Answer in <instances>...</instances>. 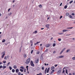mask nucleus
Listing matches in <instances>:
<instances>
[{
    "instance_id": "bf43d9fd",
    "label": "nucleus",
    "mask_w": 75,
    "mask_h": 75,
    "mask_svg": "<svg viewBox=\"0 0 75 75\" xmlns=\"http://www.w3.org/2000/svg\"><path fill=\"white\" fill-rule=\"evenodd\" d=\"M72 16H74L75 14H74V13H72Z\"/></svg>"
},
{
    "instance_id": "ddd939ff",
    "label": "nucleus",
    "mask_w": 75,
    "mask_h": 75,
    "mask_svg": "<svg viewBox=\"0 0 75 75\" xmlns=\"http://www.w3.org/2000/svg\"><path fill=\"white\" fill-rule=\"evenodd\" d=\"M71 28H73V27L67 28L66 29H71Z\"/></svg>"
},
{
    "instance_id": "c85d7f7f",
    "label": "nucleus",
    "mask_w": 75,
    "mask_h": 75,
    "mask_svg": "<svg viewBox=\"0 0 75 75\" xmlns=\"http://www.w3.org/2000/svg\"><path fill=\"white\" fill-rule=\"evenodd\" d=\"M37 33V31L36 30L35 31V32H34L33 33H34V34H36V33Z\"/></svg>"
},
{
    "instance_id": "79ce46f5",
    "label": "nucleus",
    "mask_w": 75,
    "mask_h": 75,
    "mask_svg": "<svg viewBox=\"0 0 75 75\" xmlns=\"http://www.w3.org/2000/svg\"><path fill=\"white\" fill-rule=\"evenodd\" d=\"M60 72H61V70H59L58 71V74H59Z\"/></svg>"
},
{
    "instance_id": "a878e982",
    "label": "nucleus",
    "mask_w": 75,
    "mask_h": 75,
    "mask_svg": "<svg viewBox=\"0 0 75 75\" xmlns=\"http://www.w3.org/2000/svg\"><path fill=\"white\" fill-rule=\"evenodd\" d=\"M58 40L59 41H61V38H58Z\"/></svg>"
},
{
    "instance_id": "4d7b16f0",
    "label": "nucleus",
    "mask_w": 75,
    "mask_h": 75,
    "mask_svg": "<svg viewBox=\"0 0 75 75\" xmlns=\"http://www.w3.org/2000/svg\"><path fill=\"white\" fill-rule=\"evenodd\" d=\"M39 75H42V73H40L39 74Z\"/></svg>"
},
{
    "instance_id": "2f4dec72",
    "label": "nucleus",
    "mask_w": 75,
    "mask_h": 75,
    "mask_svg": "<svg viewBox=\"0 0 75 75\" xmlns=\"http://www.w3.org/2000/svg\"><path fill=\"white\" fill-rule=\"evenodd\" d=\"M39 42H36V43H35V45H36V44H38V43H39Z\"/></svg>"
},
{
    "instance_id": "4c0bfd02",
    "label": "nucleus",
    "mask_w": 75,
    "mask_h": 75,
    "mask_svg": "<svg viewBox=\"0 0 75 75\" xmlns=\"http://www.w3.org/2000/svg\"><path fill=\"white\" fill-rule=\"evenodd\" d=\"M4 59H7V57L6 56L5 57H4Z\"/></svg>"
},
{
    "instance_id": "c756f323",
    "label": "nucleus",
    "mask_w": 75,
    "mask_h": 75,
    "mask_svg": "<svg viewBox=\"0 0 75 75\" xmlns=\"http://www.w3.org/2000/svg\"><path fill=\"white\" fill-rule=\"evenodd\" d=\"M58 34H59L60 35H62V34H63V33H58Z\"/></svg>"
},
{
    "instance_id": "680f3d73",
    "label": "nucleus",
    "mask_w": 75,
    "mask_h": 75,
    "mask_svg": "<svg viewBox=\"0 0 75 75\" xmlns=\"http://www.w3.org/2000/svg\"><path fill=\"white\" fill-rule=\"evenodd\" d=\"M53 72L52 71H51V72H50V74H52Z\"/></svg>"
},
{
    "instance_id": "7ed1b4c3",
    "label": "nucleus",
    "mask_w": 75,
    "mask_h": 75,
    "mask_svg": "<svg viewBox=\"0 0 75 75\" xmlns=\"http://www.w3.org/2000/svg\"><path fill=\"white\" fill-rule=\"evenodd\" d=\"M50 45H51V44H47L46 45V47H50Z\"/></svg>"
},
{
    "instance_id": "72a5a7b5",
    "label": "nucleus",
    "mask_w": 75,
    "mask_h": 75,
    "mask_svg": "<svg viewBox=\"0 0 75 75\" xmlns=\"http://www.w3.org/2000/svg\"><path fill=\"white\" fill-rule=\"evenodd\" d=\"M3 63H4V64H5V63H6V61H3Z\"/></svg>"
},
{
    "instance_id": "37998d69",
    "label": "nucleus",
    "mask_w": 75,
    "mask_h": 75,
    "mask_svg": "<svg viewBox=\"0 0 75 75\" xmlns=\"http://www.w3.org/2000/svg\"><path fill=\"white\" fill-rule=\"evenodd\" d=\"M72 59H73V60H75V57H73Z\"/></svg>"
},
{
    "instance_id": "39448f33",
    "label": "nucleus",
    "mask_w": 75,
    "mask_h": 75,
    "mask_svg": "<svg viewBox=\"0 0 75 75\" xmlns=\"http://www.w3.org/2000/svg\"><path fill=\"white\" fill-rule=\"evenodd\" d=\"M67 31H69V30H62V31L63 32V33H64L65 32H67Z\"/></svg>"
},
{
    "instance_id": "a19ab883",
    "label": "nucleus",
    "mask_w": 75,
    "mask_h": 75,
    "mask_svg": "<svg viewBox=\"0 0 75 75\" xmlns=\"http://www.w3.org/2000/svg\"><path fill=\"white\" fill-rule=\"evenodd\" d=\"M18 75H21V73L20 72H19L18 73Z\"/></svg>"
},
{
    "instance_id": "6ab92c4d",
    "label": "nucleus",
    "mask_w": 75,
    "mask_h": 75,
    "mask_svg": "<svg viewBox=\"0 0 75 75\" xmlns=\"http://www.w3.org/2000/svg\"><path fill=\"white\" fill-rule=\"evenodd\" d=\"M47 68H46V69H45V73L46 74V72H47Z\"/></svg>"
},
{
    "instance_id": "cd10ccee",
    "label": "nucleus",
    "mask_w": 75,
    "mask_h": 75,
    "mask_svg": "<svg viewBox=\"0 0 75 75\" xmlns=\"http://www.w3.org/2000/svg\"><path fill=\"white\" fill-rule=\"evenodd\" d=\"M39 7H40V8H42V5H40L39 6Z\"/></svg>"
},
{
    "instance_id": "13d9d810",
    "label": "nucleus",
    "mask_w": 75,
    "mask_h": 75,
    "mask_svg": "<svg viewBox=\"0 0 75 75\" xmlns=\"http://www.w3.org/2000/svg\"><path fill=\"white\" fill-rule=\"evenodd\" d=\"M9 57H10V56H7V58L8 59V58H9Z\"/></svg>"
},
{
    "instance_id": "8fccbe9b",
    "label": "nucleus",
    "mask_w": 75,
    "mask_h": 75,
    "mask_svg": "<svg viewBox=\"0 0 75 75\" xmlns=\"http://www.w3.org/2000/svg\"><path fill=\"white\" fill-rule=\"evenodd\" d=\"M66 15V16H68L69 15V13H67Z\"/></svg>"
},
{
    "instance_id": "aec40b11",
    "label": "nucleus",
    "mask_w": 75,
    "mask_h": 75,
    "mask_svg": "<svg viewBox=\"0 0 75 75\" xmlns=\"http://www.w3.org/2000/svg\"><path fill=\"white\" fill-rule=\"evenodd\" d=\"M64 8L65 9H66L67 8V5H65L64 7Z\"/></svg>"
},
{
    "instance_id": "5fc2aeb1",
    "label": "nucleus",
    "mask_w": 75,
    "mask_h": 75,
    "mask_svg": "<svg viewBox=\"0 0 75 75\" xmlns=\"http://www.w3.org/2000/svg\"><path fill=\"white\" fill-rule=\"evenodd\" d=\"M57 66H58V64H55V65H54V67H57Z\"/></svg>"
},
{
    "instance_id": "49530a36",
    "label": "nucleus",
    "mask_w": 75,
    "mask_h": 75,
    "mask_svg": "<svg viewBox=\"0 0 75 75\" xmlns=\"http://www.w3.org/2000/svg\"><path fill=\"white\" fill-rule=\"evenodd\" d=\"M2 64H3V63L1 62H0V65H2Z\"/></svg>"
},
{
    "instance_id": "3c124183",
    "label": "nucleus",
    "mask_w": 75,
    "mask_h": 75,
    "mask_svg": "<svg viewBox=\"0 0 75 75\" xmlns=\"http://www.w3.org/2000/svg\"><path fill=\"white\" fill-rule=\"evenodd\" d=\"M62 3H61V4L60 5V6H62Z\"/></svg>"
},
{
    "instance_id": "a18cd8bd",
    "label": "nucleus",
    "mask_w": 75,
    "mask_h": 75,
    "mask_svg": "<svg viewBox=\"0 0 75 75\" xmlns=\"http://www.w3.org/2000/svg\"><path fill=\"white\" fill-rule=\"evenodd\" d=\"M48 50L47 49L45 51V52H47V51H48Z\"/></svg>"
},
{
    "instance_id": "e2e57ef3",
    "label": "nucleus",
    "mask_w": 75,
    "mask_h": 75,
    "mask_svg": "<svg viewBox=\"0 0 75 75\" xmlns=\"http://www.w3.org/2000/svg\"><path fill=\"white\" fill-rule=\"evenodd\" d=\"M65 72V70H64L63 71V73H64V72Z\"/></svg>"
},
{
    "instance_id": "4be33fe9",
    "label": "nucleus",
    "mask_w": 75,
    "mask_h": 75,
    "mask_svg": "<svg viewBox=\"0 0 75 75\" xmlns=\"http://www.w3.org/2000/svg\"><path fill=\"white\" fill-rule=\"evenodd\" d=\"M55 69V67H51V69Z\"/></svg>"
},
{
    "instance_id": "ea45409f",
    "label": "nucleus",
    "mask_w": 75,
    "mask_h": 75,
    "mask_svg": "<svg viewBox=\"0 0 75 75\" xmlns=\"http://www.w3.org/2000/svg\"><path fill=\"white\" fill-rule=\"evenodd\" d=\"M42 70H44V67H42Z\"/></svg>"
},
{
    "instance_id": "bb28decb",
    "label": "nucleus",
    "mask_w": 75,
    "mask_h": 75,
    "mask_svg": "<svg viewBox=\"0 0 75 75\" xmlns=\"http://www.w3.org/2000/svg\"><path fill=\"white\" fill-rule=\"evenodd\" d=\"M38 61H39V59H38L37 60L36 63H38Z\"/></svg>"
},
{
    "instance_id": "473e14b6",
    "label": "nucleus",
    "mask_w": 75,
    "mask_h": 75,
    "mask_svg": "<svg viewBox=\"0 0 75 75\" xmlns=\"http://www.w3.org/2000/svg\"><path fill=\"white\" fill-rule=\"evenodd\" d=\"M64 51H63V50H62V51H61V52H60V54H62V52H63Z\"/></svg>"
},
{
    "instance_id": "58836bf2",
    "label": "nucleus",
    "mask_w": 75,
    "mask_h": 75,
    "mask_svg": "<svg viewBox=\"0 0 75 75\" xmlns=\"http://www.w3.org/2000/svg\"><path fill=\"white\" fill-rule=\"evenodd\" d=\"M21 47H20V52H21Z\"/></svg>"
},
{
    "instance_id": "052dcab7",
    "label": "nucleus",
    "mask_w": 75,
    "mask_h": 75,
    "mask_svg": "<svg viewBox=\"0 0 75 75\" xmlns=\"http://www.w3.org/2000/svg\"><path fill=\"white\" fill-rule=\"evenodd\" d=\"M28 66H27L26 67V68L28 69Z\"/></svg>"
},
{
    "instance_id": "a211bd4d",
    "label": "nucleus",
    "mask_w": 75,
    "mask_h": 75,
    "mask_svg": "<svg viewBox=\"0 0 75 75\" xmlns=\"http://www.w3.org/2000/svg\"><path fill=\"white\" fill-rule=\"evenodd\" d=\"M20 71H21V72H24V70H23V69H20Z\"/></svg>"
},
{
    "instance_id": "864d4df0",
    "label": "nucleus",
    "mask_w": 75,
    "mask_h": 75,
    "mask_svg": "<svg viewBox=\"0 0 75 75\" xmlns=\"http://www.w3.org/2000/svg\"><path fill=\"white\" fill-rule=\"evenodd\" d=\"M65 49H66V48H64V49H63L62 50H63V51H64V50H65Z\"/></svg>"
},
{
    "instance_id": "f257e3e1",
    "label": "nucleus",
    "mask_w": 75,
    "mask_h": 75,
    "mask_svg": "<svg viewBox=\"0 0 75 75\" xmlns=\"http://www.w3.org/2000/svg\"><path fill=\"white\" fill-rule=\"evenodd\" d=\"M30 60H31V58H28L26 61V64H28L30 63Z\"/></svg>"
},
{
    "instance_id": "e433bc0d",
    "label": "nucleus",
    "mask_w": 75,
    "mask_h": 75,
    "mask_svg": "<svg viewBox=\"0 0 75 75\" xmlns=\"http://www.w3.org/2000/svg\"><path fill=\"white\" fill-rule=\"evenodd\" d=\"M66 74H68V71H67V69H66Z\"/></svg>"
},
{
    "instance_id": "412c9836",
    "label": "nucleus",
    "mask_w": 75,
    "mask_h": 75,
    "mask_svg": "<svg viewBox=\"0 0 75 75\" xmlns=\"http://www.w3.org/2000/svg\"><path fill=\"white\" fill-rule=\"evenodd\" d=\"M56 45V43H54L53 44V47H55Z\"/></svg>"
},
{
    "instance_id": "6e6d98bb",
    "label": "nucleus",
    "mask_w": 75,
    "mask_h": 75,
    "mask_svg": "<svg viewBox=\"0 0 75 75\" xmlns=\"http://www.w3.org/2000/svg\"><path fill=\"white\" fill-rule=\"evenodd\" d=\"M62 18V16H60V19H61V18Z\"/></svg>"
},
{
    "instance_id": "f03ea898",
    "label": "nucleus",
    "mask_w": 75,
    "mask_h": 75,
    "mask_svg": "<svg viewBox=\"0 0 75 75\" xmlns=\"http://www.w3.org/2000/svg\"><path fill=\"white\" fill-rule=\"evenodd\" d=\"M30 64L31 66H32V67H34V63H33V61H30Z\"/></svg>"
},
{
    "instance_id": "c9c22d12",
    "label": "nucleus",
    "mask_w": 75,
    "mask_h": 75,
    "mask_svg": "<svg viewBox=\"0 0 75 75\" xmlns=\"http://www.w3.org/2000/svg\"><path fill=\"white\" fill-rule=\"evenodd\" d=\"M12 14V13H10L9 14V16H11V14Z\"/></svg>"
},
{
    "instance_id": "393cba45",
    "label": "nucleus",
    "mask_w": 75,
    "mask_h": 75,
    "mask_svg": "<svg viewBox=\"0 0 75 75\" xmlns=\"http://www.w3.org/2000/svg\"><path fill=\"white\" fill-rule=\"evenodd\" d=\"M70 51V49H68L67 50V52H69Z\"/></svg>"
},
{
    "instance_id": "f8f14e48",
    "label": "nucleus",
    "mask_w": 75,
    "mask_h": 75,
    "mask_svg": "<svg viewBox=\"0 0 75 75\" xmlns=\"http://www.w3.org/2000/svg\"><path fill=\"white\" fill-rule=\"evenodd\" d=\"M20 68L22 69H24V67L23 66L21 67Z\"/></svg>"
},
{
    "instance_id": "5701e85b",
    "label": "nucleus",
    "mask_w": 75,
    "mask_h": 75,
    "mask_svg": "<svg viewBox=\"0 0 75 75\" xmlns=\"http://www.w3.org/2000/svg\"><path fill=\"white\" fill-rule=\"evenodd\" d=\"M10 64V62H9L7 64V66H8L9 65V64Z\"/></svg>"
},
{
    "instance_id": "338daca9",
    "label": "nucleus",
    "mask_w": 75,
    "mask_h": 75,
    "mask_svg": "<svg viewBox=\"0 0 75 75\" xmlns=\"http://www.w3.org/2000/svg\"><path fill=\"white\" fill-rule=\"evenodd\" d=\"M44 28H41V30H44Z\"/></svg>"
},
{
    "instance_id": "1a4fd4ad",
    "label": "nucleus",
    "mask_w": 75,
    "mask_h": 75,
    "mask_svg": "<svg viewBox=\"0 0 75 75\" xmlns=\"http://www.w3.org/2000/svg\"><path fill=\"white\" fill-rule=\"evenodd\" d=\"M19 71V70L18 69H16V72H18Z\"/></svg>"
},
{
    "instance_id": "774afa93",
    "label": "nucleus",
    "mask_w": 75,
    "mask_h": 75,
    "mask_svg": "<svg viewBox=\"0 0 75 75\" xmlns=\"http://www.w3.org/2000/svg\"><path fill=\"white\" fill-rule=\"evenodd\" d=\"M69 75H72V74H71V73H70L69 74Z\"/></svg>"
},
{
    "instance_id": "9b49d317",
    "label": "nucleus",
    "mask_w": 75,
    "mask_h": 75,
    "mask_svg": "<svg viewBox=\"0 0 75 75\" xmlns=\"http://www.w3.org/2000/svg\"><path fill=\"white\" fill-rule=\"evenodd\" d=\"M59 57L60 58H64V56H59Z\"/></svg>"
},
{
    "instance_id": "c03bdc74",
    "label": "nucleus",
    "mask_w": 75,
    "mask_h": 75,
    "mask_svg": "<svg viewBox=\"0 0 75 75\" xmlns=\"http://www.w3.org/2000/svg\"><path fill=\"white\" fill-rule=\"evenodd\" d=\"M30 42L31 44H33V41H32V40H30Z\"/></svg>"
},
{
    "instance_id": "20e7f679",
    "label": "nucleus",
    "mask_w": 75,
    "mask_h": 75,
    "mask_svg": "<svg viewBox=\"0 0 75 75\" xmlns=\"http://www.w3.org/2000/svg\"><path fill=\"white\" fill-rule=\"evenodd\" d=\"M49 26H50V25L49 24H47L46 25V27L47 28H49Z\"/></svg>"
},
{
    "instance_id": "69168bd1",
    "label": "nucleus",
    "mask_w": 75,
    "mask_h": 75,
    "mask_svg": "<svg viewBox=\"0 0 75 75\" xmlns=\"http://www.w3.org/2000/svg\"><path fill=\"white\" fill-rule=\"evenodd\" d=\"M53 53H54H54H55V51H54L53 52Z\"/></svg>"
},
{
    "instance_id": "de8ad7c7",
    "label": "nucleus",
    "mask_w": 75,
    "mask_h": 75,
    "mask_svg": "<svg viewBox=\"0 0 75 75\" xmlns=\"http://www.w3.org/2000/svg\"><path fill=\"white\" fill-rule=\"evenodd\" d=\"M33 50H32L31 52V54L33 53Z\"/></svg>"
},
{
    "instance_id": "603ef678",
    "label": "nucleus",
    "mask_w": 75,
    "mask_h": 75,
    "mask_svg": "<svg viewBox=\"0 0 75 75\" xmlns=\"http://www.w3.org/2000/svg\"><path fill=\"white\" fill-rule=\"evenodd\" d=\"M10 10H11V8H9L8 9V11H10Z\"/></svg>"
},
{
    "instance_id": "7c9ffc66",
    "label": "nucleus",
    "mask_w": 75,
    "mask_h": 75,
    "mask_svg": "<svg viewBox=\"0 0 75 75\" xmlns=\"http://www.w3.org/2000/svg\"><path fill=\"white\" fill-rule=\"evenodd\" d=\"M73 2V1H70V2H69V4H71V3H72V2Z\"/></svg>"
},
{
    "instance_id": "dca6fc26",
    "label": "nucleus",
    "mask_w": 75,
    "mask_h": 75,
    "mask_svg": "<svg viewBox=\"0 0 75 75\" xmlns=\"http://www.w3.org/2000/svg\"><path fill=\"white\" fill-rule=\"evenodd\" d=\"M49 69H50L49 68H48L47 71V73H48V72H49Z\"/></svg>"
},
{
    "instance_id": "f704fd0d",
    "label": "nucleus",
    "mask_w": 75,
    "mask_h": 75,
    "mask_svg": "<svg viewBox=\"0 0 75 75\" xmlns=\"http://www.w3.org/2000/svg\"><path fill=\"white\" fill-rule=\"evenodd\" d=\"M3 68V66L2 65L0 66V69H1Z\"/></svg>"
},
{
    "instance_id": "b1692460",
    "label": "nucleus",
    "mask_w": 75,
    "mask_h": 75,
    "mask_svg": "<svg viewBox=\"0 0 75 75\" xmlns=\"http://www.w3.org/2000/svg\"><path fill=\"white\" fill-rule=\"evenodd\" d=\"M5 41H6V40H5V39H4L3 40L2 42H4Z\"/></svg>"
},
{
    "instance_id": "0eeeda50",
    "label": "nucleus",
    "mask_w": 75,
    "mask_h": 75,
    "mask_svg": "<svg viewBox=\"0 0 75 75\" xmlns=\"http://www.w3.org/2000/svg\"><path fill=\"white\" fill-rule=\"evenodd\" d=\"M13 68L14 69H17V66L16 65H14L13 67Z\"/></svg>"
},
{
    "instance_id": "f3484780",
    "label": "nucleus",
    "mask_w": 75,
    "mask_h": 75,
    "mask_svg": "<svg viewBox=\"0 0 75 75\" xmlns=\"http://www.w3.org/2000/svg\"><path fill=\"white\" fill-rule=\"evenodd\" d=\"M69 17H70V18H72V16L71 15H69Z\"/></svg>"
},
{
    "instance_id": "423d86ee",
    "label": "nucleus",
    "mask_w": 75,
    "mask_h": 75,
    "mask_svg": "<svg viewBox=\"0 0 75 75\" xmlns=\"http://www.w3.org/2000/svg\"><path fill=\"white\" fill-rule=\"evenodd\" d=\"M23 56L24 58H27V55L25 54H24L23 55Z\"/></svg>"
},
{
    "instance_id": "09e8293b",
    "label": "nucleus",
    "mask_w": 75,
    "mask_h": 75,
    "mask_svg": "<svg viewBox=\"0 0 75 75\" xmlns=\"http://www.w3.org/2000/svg\"><path fill=\"white\" fill-rule=\"evenodd\" d=\"M57 59H59V58H60V57H59V56L57 57Z\"/></svg>"
},
{
    "instance_id": "2eb2a0df",
    "label": "nucleus",
    "mask_w": 75,
    "mask_h": 75,
    "mask_svg": "<svg viewBox=\"0 0 75 75\" xmlns=\"http://www.w3.org/2000/svg\"><path fill=\"white\" fill-rule=\"evenodd\" d=\"M12 72L14 73L15 72V70H14V69H13L12 70Z\"/></svg>"
},
{
    "instance_id": "4468645a",
    "label": "nucleus",
    "mask_w": 75,
    "mask_h": 75,
    "mask_svg": "<svg viewBox=\"0 0 75 75\" xmlns=\"http://www.w3.org/2000/svg\"><path fill=\"white\" fill-rule=\"evenodd\" d=\"M9 69L10 70V71H11V69H12V68L10 66L9 67Z\"/></svg>"
},
{
    "instance_id": "9d476101",
    "label": "nucleus",
    "mask_w": 75,
    "mask_h": 75,
    "mask_svg": "<svg viewBox=\"0 0 75 75\" xmlns=\"http://www.w3.org/2000/svg\"><path fill=\"white\" fill-rule=\"evenodd\" d=\"M6 68V66H4L3 67H2V68L3 69H4L5 68Z\"/></svg>"
},
{
    "instance_id": "0e129e2a",
    "label": "nucleus",
    "mask_w": 75,
    "mask_h": 75,
    "mask_svg": "<svg viewBox=\"0 0 75 75\" xmlns=\"http://www.w3.org/2000/svg\"><path fill=\"white\" fill-rule=\"evenodd\" d=\"M4 53H5V52H2L1 53L2 54H4Z\"/></svg>"
},
{
    "instance_id": "6e6552de",
    "label": "nucleus",
    "mask_w": 75,
    "mask_h": 75,
    "mask_svg": "<svg viewBox=\"0 0 75 75\" xmlns=\"http://www.w3.org/2000/svg\"><path fill=\"white\" fill-rule=\"evenodd\" d=\"M4 55H5V53H4L1 56L2 58H4Z\"/></svg>"
}]
</instances>
